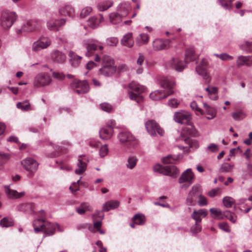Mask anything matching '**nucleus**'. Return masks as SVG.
Here are the masks:
<instances>
[{
  "instance_id": "1",
  "label": "nucleus",
  "mask_w": 252,
  "mask_h": 252,
  "mask_svg": "<svg viewBox=\"0 0 252 252\" xmlns=\"http://www.w3.org/2000/svg\"><path fill=\"white\" fill-rule=\"evenodd\" d=\"M159 84L165 90H157L151 93L150 97L154 100L164 99L174 93L173 89L175 86V82L173 80L168 77H162L159 82Z\"/></svg>"
},
{
  "instance_id": "2",
  "label": "nucleus",
  "mask_w": 252,
  "mask_h": 252,
  "mask_svg": "<svg viewBox=\"0 0 252 252\" xmlns=\"http://www.w3.org/2000/svg\"><path fill=\"white\" fill-rule=\"evenodd\" d=\"M196 59V57L195 55L194 49L189 48L187 49L186 51L184 62L179 60L178 58H172L169 63L176 71L181 72L185 68L186 64L190 62L195 61Z\"/></svg>"
},
{
  "instance_id": "3",
  "label": "nucleus",
  "mask_w": 252,
  "mask_h": 252,
  "mask_svg": "<svg viewBox=\"0 0 252 252\" xmlns=\"http://www.w3.org/2000/svg\"><path fill=\"white\" fill-rule=\"evenodd\" d=\"M33 226L36 233L42 231L47 235H52L54 233L57 224L45 222L42 218L34 220L33 222Z\"/></svg>"
},
{
  "instance_id": "4",
  "label": "nucleus",
  "mask_w": 252,
  "mask_h": 252,
  "mask_svg": "<svg viewBox=\"0 0 252 252\" xmlns=\"http://www.w3.org/2000/svg\"><path fill=\"white\" fill-rule=\"evenodd\" d=\"M17 17L15 12L4 10L0 17V26L4 29H8L13 25Z\"/></svg>"
},
{
  "instance_id": "5",
  "label": "nucleus",
  "mask_w": 252,
  "mask_h": 252,
  "mask_svg": "<svg viewBox=\"0 0 252 252\" xmlns=\"http://www.w3.org/2000/svg\"><path fill=\"white\" fill-rule=\"evenodd\" d=\"M128 88L137 93V94H136L132 92H128L129 98L131 100H135L137 103H139L142 101V97L140 94L145 92L146 90L145 87L135 81H132L129 84Z\"/></svg>"
},
{
  "instance_id": "6",
  "label": "nucleus",
  "mask_w": 252,
  "mask_h": 252,
  "mask_svg": "<svg viewBox=\"0 0 252 252\" xmlns=\"http://www.w3.org/2000/svg\"><path fill=\"white\" fill-rule=\"evenodd\" d=\"M84 46L86 49L85 54L87 57H90L94 55V52L98 49L100 51H102L103 49V46L101 43L94 39H89L85 40Z\"/></svg>"
},
{
  "instance_id": "7",
  "label": "nucleus",
  "mask_w": 252,
  "mask_h": 252,
  "mask_svg": "<svg viewBox=\"0 0 252 252\" xmlns=\"http://www.w3.org/2000/svg\"><path fill=\"white\" fill-rule=\"evenodd\" d=\"M71 88L78 94L87 93L90 88L86 81L74 80L70 84Z\"/></svg>"
},
{
  "instance_id": "8",
  "label": "nucleus",
  "mask_w": 252,
  "mask_h": 252,
  "mask_svg": "<svg viewBox=\"0 0 252 252\" xmlns=\"http://www.w3.org/2000/svg\"><path fill=\"white\" fill-rule=\"evenodd\" d=\"M195 176L193 173L192 172L191 169L188 168L182 174L181 176L179 179V183L182 184L186 183L187 185H183L181 186L182 189H187L191 184H192L194 180Z\"/></svg>"
},
{
  "instance_id": "9",
  "label": "nucleus",
  "mask_w": 252,
  "mask_h": 252,
  "mask_svg": "<svg viewBox=\"0 0 252 252\" xmlns=\"http://www.w3.org/2000/svg\"><path fill=\"white\" fill-rule=\"evenodd\" d=\"M145 127L147 132L152 136H155L157 133L162 136L164 134L163 130L155 120H151L147 121L145 123Z\"/></svg>"
},
{
  "instance_id": "10",
  "label": "nucleus",
  "mask_w": 252,
  "mask_h": 252,
  "mask_svg": "<svg viewBox=\"0 0 252 252\" xmlns=\"http://www.w3.org/2000/svg\"><path fill=\"white\" fill-rule=\"evenodd\" d=\"M51 81V78L49 75L45 73H39L35 77L33 84L34 87L36 88L44 87L49 85Z\"/></svg>"
},
{
  "instance_id": "11",
  "label": "nucleus",
  "mask_w": 252,
  "mask_h": 252,
  "mask_svg": "<svg viewBox=\"0 0 252 252\" xmlns=\"http://www.w3.org/2000/svg\"><path fill=\"white\" fill-rule=\"evenodd\" d=\"M51 43V40L48 37L42 36L32 43V50L34 52H38L42 49L47 48L50 45Z\"/></svg>"
},
{
  "instance_id": "12",
  "label": "nucleus",
  "mask_w": 252,
  "mask_h": 252,
  "mask_svg": "<svg viewBox=\"0 0 252 252\" xmlns=\"http://www.w3.org/2000/svg\"><path fill=\"white\" fill-rule=\"evenodd\" d=\"M200 190V186L199 185H196L192 187L187 198V203L188 205L193 206L195 204Z\"/></svg>"
},
{
  "instance_id": "13",
  "label": "nucleus",
  "mask_w": 252,
  "mask_h": 252,
  "mask_svg": "<svg viewBox=\"0 0 252 252\" xmlns=\"http://www.w3.org/2000/svg\"><path fill=\"white\" fill-rule=\"evenodd\" d=\"M21 165L27 171L34 172L37 170L38 163L33 158H28L21 161Z\"/></svg>"
},
{
  "instance_id": "14",
  "label": "nucleus",
  "mask_w": 252,
  "mask_h": 252,
  "mask_svg": "<svg viewBox=\"0 0 252 252\" xmlns=\"http://www.w3.org/2000/svg\"><path fill=\"white\" fill-rule=\"evenodd\" d=\"M191 119L189 113L185 111L176 112L174 115V120L181 124H188Z\"/></svg>"
},
{
  "instance_id": "15",
  "label": "nucleus",
  "mask_w": 252,
  "mask_h": 252,
  "mask_svg": "<svg viewBox=\"0 0 252 252\" xmlns=\"http://www.w3.org/2000/svg\"><path fill=\"white\" fill-rule=\"evenodd\" d=\"M40 22L36 20H28L24 22L21 29L17 30L18 33L31 32L35 30Z\"/></svg>"
},
{
  "instance_id": "16",
  "label": "nucleus",
  "mask_w": 252,
  "mask_h": 252,
  "mask_svg": "<svg viewBox=\"0 0 252 252\" xmlns=\"http://www.w3.org/2000/svg\"><path fill=\"white\" fill-rule=\"evenodd\" d=\"M158 171L163 175L176 177L179 173V170L174 165H167L165 166H159Z\"/></svg>"
},
{
  "instance_id": "17",
  "label": "nucleus",
  "mask_w": 252,
  "mask_h": 252,
  "mask_svg": "<svg viewBox=\"0 0 252 252\" xmlns=\"http://www.w3.org/2000/svg\"><path fill=\"white\" fill-rule=\"evenodd\" d=\"M88 159L84 156H80L77 164V168L75 170L76 174H81L84 173L87 168Z\"/></svg>"
},
{
  "instance_id": "18",
  "label": "nucleus",
  "mask_w": 252,
  "mask_h": 252,
  "mask_svg": "<svg viewBox=\"0 0 252 252\" xmlns=\"http://www.w3.org/2000/svg\"><path fill=\"white\" fill-rule=\"evenodd\" d=\"M207 62L205 60H202L200 64L196 67L195 70L199 75L201 76L204 80H208L209 75L206 70Z\"/></svg>"
},
{
  "instance_id": "19",
  "label": "nucleus",
  "mask_w": 252,
  "mask_h": 252,
  "mask_svg": "<svg viewBox=\"0 0 252 252\" xmlns=\"http://www.w3.org/2000/svg\"><path fill=\"white\" fill-rule=\"evenodd\" d=\"M104 21V18L102 15L99 14L91 17L88 20V25L93 29L97 28L99 24Z\"/></svg>"
},
{
  "instance_id": "20",
  "label": "nucleus",
  "mask_w": 252,
  "mask_h": 252,
  "mask_svg": "<svg viewBox=\"0 0 252 252\" xmlns=\"http://www.w3.org/2000/svg\"><path fill=\"white\" fill-rule=\"evenodd\" d=\"M66 20L62 19L60 20H50L47 22V25L50 30L58 31L60 27L64 24Z\"/></svg>"
},
{
  "instance_id": "21",
  "label": "nucleus",
  "mask_w": 252,
  "mask_h": 252,
  "mask_svg": "<svg viewBox=\"0 0 252 252\" xmlns=\"http://www.w3.org/2000/svg\"><path fill=\"white\" fill-rule=\"evenodd\" d=\"M118 138L121 143L133 141L135 140V137L127 131L120 132L118 135Z\"/></svg>"
},
{
  "instance_id": "22",
  "label": "nucleus",
  "mask_w": 252,
  "mask_h": 252,
  "mask_svg": "<svg viewBox=\"0 0 252 252\" xmlns=\"http://www.w3.org/2000/svg\"><path fill=\"white\" fill-rule=\"evenodd\" d=\"M170 41L162 39H156L153 41V46L155 50L158 51L165 49L169 46Z\"/></svg>"
},
{
  "instance_id": "23",
  "label": "nucleus",
  "mask_w": 252,
  "mask_h": 252,
  "mask_svg": "<svg viewBox=\"0 0 252 252\" xmlns=\"http://www.w3.org/2000/svg\"><path fill=\"white\" fill-rule=\"evenodd\" d=\"M51 58L55 63H62L66 60V55L63 52L55 50L51 54Z\"/></svg>"
},
{
  "instance_id": "24",
  "label": "nucleus",
  "mask_w": 252,
  "mask_h": 252,
  "mask_svg": "<svg viewBox=\"0 0 252 252\" xmlns=\"http://www.w3.org/2000/svg\"><path fill=\"white\" fill-rule=\"evenodd\" d=\"M61 15L73 17L75 15V10L70 4H65L61 7L59 10Z\"/></svg>"
},
{
  "instance_id": "25",
  "label": "nucleus",
  "mask_w": 252,
  "mask_h": 252,
  "mask_svg": "<svg viewBox=\"0 0 252 252\" xmlns=\"http://www.w3.org/2000/svg\"><path fill=\"white\" fill-rule=\"evenodd\" d=\"M69 59V62L71 66L77 67L80 65L82 57L75 54L74 52L70 51L68 54Z\"/></svg>"
},
{
  "instance_id": "26",
  "label": "nucleus",
  "mask_w": 252,
  "mask_h": 252,
  "mask_svg": "<svg viewBox=\"0 0 252 252\" xmlns=\"http://www.w3.org/2000/svg\"><path fill=\"white\" fill-rule=\"evenodd\" d=\"M121 43L123 46L131 48L134 45L132 33L131 32H128L124 35L121 39Z\"/></svg>"
},
{
  "instance_id": "27",
  "label": "nucleus",
  "mask_w": 252,
  "mask_h": 252,
  "mask_svg": "<svg viewBox=\"0 0 252 252\" xmlns=\"http://www.w3.org/2000/svg\"><path fill=\"white\" fill-rule=\"evenodd\" d=\"M116 70V68L114 65H103L99 69V73L105 76H109L114 73Z\"/></svg>"
},
{
  "instance_id": "28",
  "label": "nucleus",
  "mask_w": 252,
  "mask_h": 252,
  "mask_svg": "<svg viewBox=\"0 0 252 252\" xmlns=\"http://www.w3.org/2000/svg\"><path fill=\"white\" fill-rule=\"evenodd\" d=\"M114 129L106 127L101 128L99 130V136L104 140L110 139L113 135Z\"/></svg>"
},
{
  "instance_id": "29",
  "label": "nucleus",
  "mask_w": 252,
  "mask_h": 252,
  "mask_svg": "<svg viewBox=\"0 0 252 252\" xmlns=\"http://www.w3.org/2000/svg\"><path fill=\"white\" fill-rule=\"evenodd\" d=\"M5 192L9 198H19L25 195V192L22 191L18 192L15 190L11 189L9 186H5Z\"/></svg>"
},
{
  "instance_id": "30",
  "label": "nucleus",
  "mask_w": 252,
  "mask_h": 252,
  "mask_svg": "<svg viewBox=\"0 0 252 252\" xmlns=\"http://www.w3.org/2000/svg\"><path fill=\"white\" fill-rule=\"evenodd\" d=\"M119 205V202L117 200H112L106 202L103 206L102 211H109L110 210L117 208Z\"/></svg>"
},
{
  "instance_id": "31",
  "label": "nucleus",
  "mask_w": 252,
  "mask_h": 252,
  "mask_svg": "<svg viewBox=\"0 0 252 252\" xmlns=\"http://www.w3.org/2000/svg\"><path fill=\"white\" fill-rule=\"evenodd\" d=\"M149 37L146 33H141L137 37L135 40L136 44L139 46L147 44Z\"/></svg>"
},
{
  "instance_id": "32",
  "label": "nucleus",
  "mask_w": 252,
  "mask_h": 252,
  "mask_svg": "<svg viewBox=\"0 0 252 252\" xmlns=\"http://www.w3.org/2000/svg\"><path fill=\"white\" fill-rule=\"evenodd\" d=\"M184 141L188 145V146L187 147V148H188L189 149L195 150L199 147V143L196 140H193L189 137H188L184 139ZM183 149H185V147H183Z\"/></svg>"
},
{
  "instance_id": "33",
  "label": "nucleus",
  "mask_w": 252,
  "mask_h": 252,
  "mask_svg": "<svg viewBox=\"0 0 252 252\" xmlns=\"http://www.w3.org/2000/svg\"><path fill=\"white\" fill-rule=\"evenodd\" d=\"M110 22L113 24H118L122 21V16L117 12H113L109 15Z\"/></svg>"
},
{
  "instance_id": "34",
  "label": "nucleus",
  "mask_w": 252,
  "mask_h": 252,
  "mask_svg": "<svg viewBox=\"0 0 252 252\" xmlns=\"http://www.w3.org/2000/svg\"><path fill=\"white\" fill-rule=\"evenodd\" d=\"M113 1L111 0H105L99 2L97 7L99 11H103L106 10L113 5Z\"/></svg>"
},
{
  "instance_id": "35",
  "label": "nucleus",
  "mask_w": 252,
  "mask_h": 252,
  "mask_svg": "<svg viewBox=\"0 0 252 252\" xmlns=\"http://www.w3.org/2000/svg\"><path fill=\"white\" fill-rule=\"evenodd\" d=\"M137 161L138 159L136 156H130L127 158V163H126V167L128 169H132L136 166Z\"/></svg>"
},
{
  "instance_id": "36",
  "label": "nucleus",
  "mask_w": 252,
  "mask_h": 252,
  "mask_svg": "<svg viewBox=\"0 0 252 252\" xmlns=\"http://www.w3.org/2000/svg\"><path fill=\"white\" fill-rule=\"evenodd\" d=\"M205 112L207 115H209L207 118L209 120L213 119L216 115V111L213 108L209 106L206 103L204 104Z\"/></svg>"
},
{
  "instance_id": "37",
  "label": "nucleus",
  "mask_w": 252,
  "mask_h": 252,
  "mask_svg": "<svg viewBox=\"0 0 252 252\" xmlns=\"http://www.w3.org/2000/svg\"><path fill=\"white\" fill-rule=\"evenodd\" d=\"M246 116V113L242 110L236 111L232 113V117L235 121H241Z\"/></svg>"
},
{
  "instance_id": "38",
  "label": "nucleus",
  "mask_w": 252,
  "mask_h": 252,
  "mask_svg": "<svg viewBox=\"0 0 252 252\" xmlns=\"http://www.w3.org/2000/svg\"><path fill=\"white\" fill-rule=\"evenodd\" d=\"M13 225L14 221L10 217H4L0 221V225L3 227H8Z\"/></svg>"
},
{
  "instance_id": "39",
  "label": "nucleus",
  "mask_w": 252,
  "mask_h": 252,
  "mask_svg": "<svg viewBox=\"0 0 252 252\" xmlns=\"http://www.w3.org/2000/svg\"><path fill=\"white\" fill-rule=\"evenodd\" d=\"M210 211L213 218L218 219H222L223 218V213L220 209L213 208L210 209Z\"/></svg>"
},
{
  "instance_id": "40",
  "label": "nucleus",
  "mask_w": 252,
  "mask_h": 252,
  "mask_svg": "<svg viewBox=\"0 0 252 252\" xmlns=\"http://www.w3.org/2000/svg\"><path fill=\"white\" fill-rule=\"evenodd\" d=\"M17 107L24 111L31 110V104L28 101L19 102L17 104Z\"/></svg>"
},
{
  "instance_id": "41",
  "label": "nucleus",
  "mask_w": 252,
  "mask_h": 252,
  "mask_svg": "<svg viewBox=\"0 0 252 252\" xmlns=\"http://www.w3.org/2000/svg\"><path fill=\"white\" fill-rule=\"evenodd\" d=\"M133 220L135 224L142 225L145 223V218L142 214H136L133 217Z\"/></svg>"
},
{
  "instance_id": "42",
  "label": "nucleus",
  "mask_w": 252,
  "mask_h": 252,
  "mask_svg": "<svg viewBox=\"0 0 252 252\" xmlns=\"http://www.w3.org/2000/svg\"><path fill=\"white\" fill-rule=\"evenodd\" d=\"M178 159V158L176 156H173L171 155H168L162 158V161L164 164H173Z\"/></svg>"
},
{
  "instance_id": "43",
  "label": "nucleus",
  "mask_w": 252,
  "mask_h": 252,
  "mask_svg": "<svg viewBox=\"0 0 252 252\" xmlns=\"http://www.w3.org/2000/svg\"><path fill=\"white\" fill-rule=\"evenodd\" d=\"M240 48L247 53L252 52V42L246 41L240 46Z\"/></svg>"
},
{
  "instance_id": "44",
  "label": "nucleus",
  "mask_w": 252,
  "mask_h": 252,
  "mask_svg": "<svg viewBox=\"0 0 252 252\" xmlns=\"http://www.w3.org/2000/svg\"><path fill=\"white\" fill-rule=\"evenodd\" d=\"M234 0H219L220 4L225 9H230L232 6V1Z\"/></svg>"
},
{
  "instance_id": "45",
  "label": "nucleus",
  "mask_w": 252,
  "mask_h": 252,
  "mask_svg": "<svg viewBox=\"0 0 252 252\" xmlns=\"http://www.w3.org/2000/svg\"><path fill=\"white\" fill-rule=\"evenodd\" d=\"M224 205L227 208H230L234 204L235 201L234 199L231 197L225 196L222 200Z\"/></svg>"
},
{
  "instance_id": "46",
  "label": "nucleus",
  "mask_w": 252,
  "mask_h": 252,
  "mask_svg": "<svg viewBox=\"0 0 252 252\" xmlns=\"http://www.w3.org/2000/svg\"><path fill=\"white\" fill-rule=\"evenodd\" d=\"M102 60L103 65H114V60L108 55H104L102 58Z\"/></svg>"
},
{
  "instance_id": "47",
  "label": "nucleus",
  "mask_w": 252,
  "mask_h": 252,
  "mask_svg": "<svg viewBox=\"0 0 252 252\" xmlns=\"http://www.w3.org/2000/svg\"><path fill=\"white\" fill-rule=\"evenodd\" d=\"M223 216H225L228 220L233 223H235L236 222V216L233 213L229 211H226L223 213Z\"/></svg>"
},
{
  "instance_id": "48",
  "label": "nucleus",
  "mask_w": 252,
  "mask_h": 252,
  "mask_svg": "<svg viewBox=\"0 0 252 252\" xmlns=\"http://www.w3.org/2000/svg\"><path fill=\"white\" fill-rule=\"evenodd\" d=\"M10 158L9 154L0 152V166H3Z\"/></svg>"
},
{
  "instance_id": "49",
  "label": "nucleus",
  "mask_w": 252,
  "mask_h": 252,
  "mask_svg": "<svg viewBox=\"0 0 252 252\" xmlns=\"http://www.w3.org/2000/svg\"><path fill=\"white\" fill-rule=\"evenodd\" d=\"M32 205L30 203H22L17 207L18 210L23 212L29 211L32 209Z\"/></svg>"
},
{
  "instance_id": "50",
  "label": "nucleus",
  "mask_w": 252,
  "mask_h": 252,
  "mask_svg": "<svg viewBox=\"0 0 252 252\" xmlns=\"http://www.w3.org/2000/svg\"><path fill=\"white\" fill-rule=\"evenodd\" d=\"M233 167V165L228 163H224L221 166L220 170L221 172H228L232 170Z\"/></svg>"
},
{
  "instance_id": "51",
  "label": "nucleus",
  "mask_w": 252,
  "mask_h": 252,
  "mask_svg": "<svg viewBox=\"0 0 252 252\" xmlns=\"http://www.w3.org/2000/svg\"><path fill=\"white\" fill-rule=\"evenodd\" d=\"M219 151L218 146L214 143H211L206 148V152H210L212 153H216Z\"/></svg>"
},
{
  "instance_id": "52",
  "label": "nucleus",
  "mask_w": 252,
  "mask_h": 252,
  "mask_svg": "<svg viewBox=\"0 0 252 252\" xmlns=\"http://www.w3.org/2000/svg\"><path fill=\"white\" fill-rule=\"evenodd\" d=\"M100 108L107 112H111L113 110L112 106L109 103H102L100 105Z\"/></svg>"
},
{
  "instance_id": "53",
  "label": "nucleus",
  "mask_w": 252,
  "mask_h": 252,
  "mask_svg": "<svg viewBox=\"0 0 252 252\" xmlns=\"http://www.w3.org/2000/svg\"><path fill=\"white\" fill-rule=\"evenodd\" d=\"M92 11V8L91 7L87 6L84 8L80 13V16L82 18H85V17L89 15Z\"/></svg>"
},
{
  "instance_id": "54",
  "label": "nucleus",
  "mask_w": 252,
  "mask_h": 252,
  "mask_svg": "<svg viewBox=\"0 0 252 252\" xmlns=\"http://www.w3.org/2000/svg\"><path fill=\"white\" fill-rule=\"evenodd\" d=\"M118 42V39L116 37L108 38L106 40V44L108 46H115Z\"/></svg>"
},
{
  "instance_id": "55",
  "label": "nucleus",
  "mask_w": 252,
  "mask_h": 252,
  "mask_svg": "<svg viewBox=\"0 0 252 252\" xmlns=\"http://www.w3.org/2000/svg\"><path fill=\"white\" fill-rule=\"evenodd\" d=\"M108 152V148L106 144L101 146L99 150V155L101 158L106 156Z\"/></svg>"
},
{
  "instance_id": "56",
  "label": "nucleus",
  "mask_w": 252,
  "mask_h": 252,
  "mask_svg": "<svg viewBox=\"0 0 252 252\" xmlns=\"http://www.w3.org/2000/svg\"><path fill=\"white\" fill-rule=\"evenodd\" d=\"M198 197L199 198L198 204L200 206H206L208 204L207 199L205 196L199 194Z\"/></svg>"
},
{
  "instance_id": "57",
  "label": "nucleus",
  "mask_w": 252,
  "mask_h": 252,
  "mask_svg": "<svg viewBox=\"0 0 252 252\" xmlns=\"http://www.w3.org/2000/svg\"><path fill=\"white\" fill-rule=\"evenodd\" d=\"M190 106L192 110L198 112L201 114H203L202 110L201 108L198 107V105L195 101L191 102L190 103Z\"/></svg>"
},
{
  "instance_id": "58",
  "label": "nucleus",
  "mask_w": 252,
  "mask_h": 252,
  "mask_svg": "<svg viewBox=\"0 0 252 252\" xmlns=\"http://www.w3.org/2000/svg\"><path fill=\"white\" fill-rule=\"evenodd\" d=\"M201 228H202L200 223L196 224V223H195L194 225L191 227L190 231L192 233L196 234L200 232L201 231Z\"/></svg>"
},
{
  "instance_id": "59",
  "label": "nucleus",
  "mask_w": 252,
  "mask_h": 252,
  "mask_svg": "<svg viewBox=\"0 0 252 252\" xmlns=\"http://www.w3.org/2000/svg\"><path fill=\"white\" fill-rule=\"evenodd\" d=\"M246 59H247V58L244 57V56H239L238 57L237 61H236L237 65L238 67H240L241 66L245 65V63H246L245 61H245V60H246Z\"/></svg>"
},
{
  "instance_id": "60",
  "label": "nucleus",
  "mask_w": 252,
  "mask_h": 252,
  "mask_svg": "<svg viewBox=\"0 0 252 252\" xmlns=\"http://www.w3.org/2000/svg\"><path fill=\"white\" fill-rule=\"evenodd\" d=\"M191 218L195 221L196 224L200 223L201 222V216L197 213L196 211H194L191 215Z\"/></svg>"
},
{
  "instance_id": "61",
  "label": "nucleus",
  "mask_w": 252,
  "mask_h": 252,
  "mask_svg": "<svg viewBox=\"0 0 252 252\" xmlns=\"http://www.w3.org/2000/svg\"><path fill=\"white\" fill-rule=\"evenodd\" d=\"M52 76L54 78L60 80L64 79L65 78V76L63 73L56 71H52Z\"/></svg>"
},
{
  "instance_id": "62",
  "label": "nucleus",
  "mask_w": 252,
  "mask_h": 252,
  "mask_svg": "<svg viewBox=\"0 0 252 252\" xmlns=\"http://www.w3.org/2000/svg\"><path fill=\"white\" fill-rule=\"evenodd\" d=\"M179 104V102L176 98H172L168 101V105L171 108H177Z\"/></svg>"
},
{
  "instance_id": "63",
  "label": "nucleus",
  "mask_w": 252,
  "mask_h": 252,
  "mask_svg": "<svg viewBox=\"0 0 252 252\" xmlns=\"http://www.w3.org/2000/svg\"><path fill=\"white\" fill-rule=\"evenodd\" d=\"M145 61V57L142 53L138 54V58L136 61V63L137 65L141 66L144 62Z\"/></svg>"
},
{
  "instance_id": "64",
  "label": "nucleus",
  "mask_w": 252,
  "mask_h": 252,
  "mask_svg": "<svg viewBox=\"0 0 252 252\" xmlns=\"http://www.w3.org/2000/svg\"><path fill=\"white\" fill-rule=\"evenodd\" d=\"M81 208L84 209V210L87 211H91L92 210V207L90 206V204L87 202H83L80 204Z\"/></svg>"
}]
</instances>
